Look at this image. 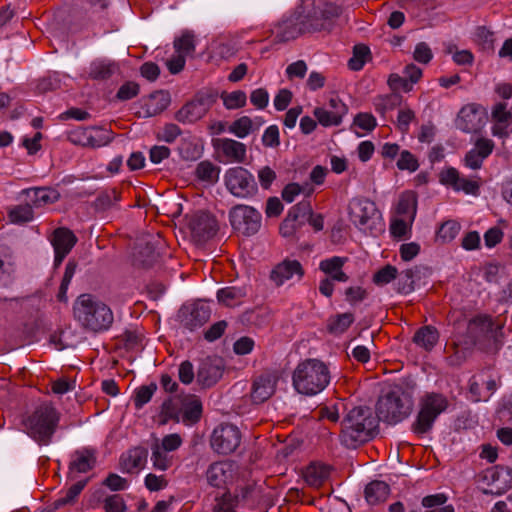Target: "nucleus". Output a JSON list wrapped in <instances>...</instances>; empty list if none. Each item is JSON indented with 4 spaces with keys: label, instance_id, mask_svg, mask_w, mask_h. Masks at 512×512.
<instances>
[{
    "label": "nucleus",
    "instance_id": "nucleus-1",
    "mask_svg": "<svg viewBox=\"0 0 512 512\" xmlns=\"http://www.w3.org/2000/svg\"><path fill=\"white\" fill-rule=\"evenodd\" d=\"M378 423L370 407H354L342 420L339 435L341 444L349 449L365 444L377 435Z\"/></svg>",
    "mask_w": 512,
    "mask_h": 512
},
{
    "label": "nucleus",
    "instance_id": "nucleus-2",
    "mask_svg": "<svg viewBox=\"0 0 512 512\" xmlns=\"http://www.w3.org/2000/svg\"><path fill=\"white\" fill-rule=\"evenodd\" d=\"M75 319L81 326L92 332L108 330L114 317L111 309L91 294H81L73 305Z\"/></svg>",
    "mask_w": 512,
    "mask_h": 512
},
{
    "label": "nucleus",
    "instance_id": "nucleus-3",
    "mask_svg": "<svg viewBox=\"0 0 512 512\" xmlns=\"http://www.w3.org/2000/svg\"><path fill=\"white\" fill-rule=\"evenodd\" d=\"M292 381L298 393L308 396L316 395L328 386L330 371L323 361L307 359L297 365Z\"/></svg>",
    "mask_w": 512,
    "mask_h": 512
},
{
    "label": "nucleus",
    "instance_id": "nucleus-4",
    "mask_svg": "<svg viewBox=\"0 0 512 512\" xmlns=\"http://www.w3.org/2000/svg\"><path fill=\"white\" fill-rule=\"evenodd\" d=\"M60 414L51 404H41L23 421L26 433L39 445H48L56 431Z\"/></svg>",
    "mask_w": 512,
    "mask_h": 512
},
{
    "label": "nucleus",
    "instance_id": "nucleus-5",
    "mask_svg": "<svg viewBox=\"0 0 512 512\" xmlns=\"http://www.w3.org/2000/svg\"><path fill=\"white\" fill-rule=\"evenodd\" d=\"M412 406L413 401L409 393L396 388L378 398L375 415L379 421L396 424L410 415Z\"/></svg>",
    "mask_w": 512,
    "mask_h": 512
},
{
    "label": "nucleus",
    "instance_id": "nucleus-6",
    "mask_svg": "<svg viewBox=\"0 0 512 512\" xmlns=\"http://www.w3.org/2000/svg\"><path fill=\"white\" fill-rule=\"evenodd\" d=\"M468 331L474 343L487 353H496L502 345V324L491 316L474 317L469 322Z\"/></svg>",
    "mask_w": 512,
    "mask_h": 512
},
{
    "label": "nucleus",
    "instance_id": "nucleus-7",
    "mask_svg": "<svg viewBox=\"0 0 512 512\" xmlns=\"http://www.w3.org/2000/svg\"><path fill=\"white\" fill-rule=\"evenodd\" d=\"M419 410L414 422L411 424V431L418 436L429 433L438 418L448 407L447 398L439 393H427L419 400Z\"/></svg>",
    "mask_w": 512,
    "mask_h": 512
},
{
    "label": "nucleus",
    "instance_id": "nucleus-8",
    "mask_svg": "<svg viewBox=\"0 0 512 512\" xmlns=\"http://www.w3.org/2000/svg\"><path fill=\"white\" fill-rule=\"evenodd\" d=\"M310 16L311 11L307 5H302L293 15L276 26L275 39L278 42H287L304 33L321 31L323 24L319 21L310 22Z\"/></svg>",
    "mask_w": 512,
    "mask_h": 512
},
{
    "label": "nucleus",
    "instance_id": "nucleus-9",
    "mask_svg": "<svg viewBox=\"0 0 512 512\" xmlns=\"http://www.w3.org/2000/svg\"><path fill=\"white\" fill-rule=\"evenodd\" d=\"M224 181L227 190L238 198H250L258 192L253 174L241 166L229 168L225 172Z\"/></svg>",
    "mask_w": 512,
    "mask_h": 512
},
{
    "label": "nucleus",
    "instance_id": "nucleus-10",
    "mask_svg": "<svg viewBox=\"0 0 512 512\" xmlns=\"http://www.w3.org/2000/svg\"><path fill=\"white\" fill-rule=\"evenodd\" d=\"M215 101L214 94L199 91L175 113V119L183 124L195 123L207 114Z\"/></svg>",
    "mask_w": 512,
    "mask_h": 512
},
{
    "label": "nucleus",
    "instance_id": "nucleus-11",
    "mask_svg": "<svg viewBox=\"0 0 512 512\" xmlns=\"http://www.w3.org/2000/svg\"><path fill=\"white\" fill-rule=\"evenodd\" d=\"M476 479L488 486L495 485V490L483 489V494L500 496L512 487V469L504 465H495L479 472Z\"/></svg>",
    "mask_w": 512,
    "mask_h": 512
},
{
    "label": "nucleus",
    "instance_id": "nucleus-12",
    "mask_svg": "<svg viewBox=\"0 0 512 512\" xmlns=\"http://www.w3.org/2000/svg\"><path fill=\"white\" fill-rule=\"evenodd\" d=\"M229 219L234 230L245 236H251L261 227V214L253 207L236 205L229 212Z\"/></svg>",
    "mask_w": 512,
    "mask_h": 512
},
{
    "label": "nucleus",
    "instance_id": "nucleus-13",
    "mask_svg": "<svg viewBox=\"0 0 512 512\" xmlns=\"http://www.w3.org/2000/svg\"><path fill=\"white\" fill-rule=\"evenodd\" d=\"M181 409L178 412L174 408L172 400L165 401L162 405L163 413L170 418H178L179 413L182 415V421L187 425L197 423L202 416V402L200 398L194 394H187L180 398Z\"/></svg>",
    "mask_w": 512,
    "mask_h": 512
},
{
    "label": "nucleus",
    "instance_id": "nucleus-14",
    "mask_svg": "<svg viewBox=\"0 0 512 512\" xmlns=\"http://www.w3.org/2000/svg\"><path fill=\"white\" fill-rule=\"evenodd\" d=\"M241 443V432L230 423L218 425L212 432L210 444L213 451L222 455L233 453Z\"/></svg>",
    "mask_w": 512,
    "mask_h": 512
},
{
    "label": "nucleus",
    "instance_id": "nucleus-15",
    "mask_svg": "<svg viewBox=\"0 0 512 512\" xmlns=\"http://www.w3.org/2000/svg\"><path fill=\"white\" fill-rule=\"evenodd\" d=\"M486 118V109L480 104L471 103L459 111L456 127L466 133H477L485 125Z\"/></svg>",
    "mask_w": 512,
    "mask_h": 512
},
{
    "label": "nucleus",
    "instance_id": "nucleus-16",
    "mask_svg": "<svg viewBox=\"0 0 512 512\" xmlns=\"http://www.w3.org/2000/svg\"><path fill=\"white\" fill-rule=\"evenodd\" d=\"M193 239L198 243H204L215 236L218 230L216 218L204 211L191 215L188 223Z\"/></svg>",
    "mask_w": 512,
    "mask_h": 512
},
{
    "label": "nucleus",
    "instance_id": "nucleus-17",
    "mask_svg": "<svg viewBox=\"0 0 512 512\" xmlns=\"http://www.w3.org/2000/svg\"><path fill=\"white\" fill-rule=\"evenodd\" d=\"M225 368L223 358L213 355L201 359L196 380L197 383L203 388H211L222 377Z\"/></svg>",
    "mask_w": 512,
    "mask_h": 512
},
{
    "label": "nucleus",
    "instance_id": "nucleus-18",
    "mask_svg": "<svg viewBox=\"0 0 512 512\" xmlns=\"http://www.w3.org/2000/svg\"><path fill=\"white\" fill-rule=\"evenodd\" d=\"M311 211L312 206L308 200H303L294 205L280 225V234L283 237H292L295 235V233L306 224Z\"/></svg>",
    "mask_w": 512,
    "mask_h": 512
},
{
    "label": "nucleus",
    "instance_id": "nucleus-19",
    "mask_svg": "<svg viewBox=\"0 0 512 512\" xmlns=\"http://www.w3.org/2000/svg\"><path fill=\"white\" fill-rule=\"evenodd\" d=\"M348 107L339 97L330 98L327 107H316L314 117L323 127L338 126L347 114Z\"/></svg>",
    "mask_w": 512,
    "mask_h": 512
},
{
    "label": "nucleus",
    "instance_id": "nucleus-20",
    "mask_svg": "<svg viewBox=\"0 0 512 512\" xmlns=\"http://www.w3.org/2000/svg\"><path fill=\"white\" fill-rule=\"evenodd\" d=\"M54 248V266L59 267L77 243L75 234L66 227L56 228L49 237Z\"/></svg>",
    "mask_w": 512,
    "mask_h": 512
},
{
    "label": "nucleus",
    "instance_id": "nucleus-21",
    "mask_svg": "<svg viewBox=\"0 0 512 512\" xmlns=\"http://www.w3.org/2000/svg\"><path fill=\"white\" fill-rule=\"evenodd\" d=\"M213 147L217 151L221 162L244 163L246 160V145L231 138H218L213 140Z\"/></svg>",
    "mask_w": 512,
    "mask_h": 512
},
{
    "label": "nucleus",
    "instance_id": "nucleus-22",
    "mask_svg": "<svg viewBox=\"0 0 512 512\" xmlns=\"http://www.w3.org/2000/svg\"><path fill=\"white\" fill-rule=\"evenodd\" d=\"M97 463L96 450L82 448L74 451L69 463L68 478L75 479L78 474L87 473L94 469Z\"/></svg>",
    "mask_w": 512,
    "mask_h": 512
},
{
    "label": "nucleus",
    "instance_id": "nucleus-23",
    "mask_svg": "<svg viewBox=\"0 0 512 512\" xmlns=\"http://www.w3.org/2000/svg\"><path fill=\"white\" fill-rule=\"evenodd\" d=\"M278 375L276 372L265 371L253 382L251 398L256 404L268 400L275 392Z\"/></svg>",
    "mask_w": 512,
    "mask_h": 512
},
{
    "label": "nucleus",
    "instance_id": "nucleus-24",
    "mask_svg": "<svg viewBox=\"0 0 512 512\" xmlns=\"http://www.w3.org/2000/svg\"><path fill=\"white\" fill-rule=\"evenodd\" d=\"M304 274V268L298 260L286 258L271 270L270 280L279 287L294 276L301 280Z\"/></svg>",
    "mask_w": 512,
    "mask_h": 512
},
{
    "label": "nucleus",
    "instance_id": "nucleus-25",
    "mask_svg": "<svg viewBox=\"0 0 512 512\" xmlns=\"http://www.w3.org/2000/svg\"><path fill=\"white\" fill-rule=\"evenodd\" d=\"M376 204L367 198H354L349 205L351 221L357 227H365L377 214Z\"/></svg>",
    "mask_w": 512,
    "mask_h": 512
},
{
    "label": "nucleus",
    "instance_id": "nucleus-26",
    "mask_svg": "<svg viewBox=\"0 0 512 512\" xmlns=\"http://www.w3.org/2000/svg\"><path fill=\"white\" fill-rule=\"evenodd\" d=\"M147 459L148 449L143 446H135L120 456L119 467L124 473H138L145 467Z\"/></svg>",
    "mask_w": 512,
    "mask_h": 512
},
{
    "label": "nucleus",
    "instance_id": "nucleus-27",
    "mask_svg": "<svg viewBox=\"0 0 512 512\" xmlns=\"http://www.w3.org/2000/svg\"><path fill=\"white\" fill-rule=\"evenodd\" d=\"M493 149L494 142L491 139H477L474 147L464 157L465 166L473 170L480 169L484 160L493 152Z\"/></svg>",
    "mask_w": 512,
    "mask_h": 512
},
{
    "label": "nucleus",
    "instance_id": "nucleus-28",
    "mask_svg": "<svg viewBox=\"0 0 512 512\" xmlns=\"http://www.w3.org/2000/svg\"><path fill=\"white\" fill-rule=\"evenodd\" d=\"M233 465L229 461L211 463L206 470L208 484L215 488H224L232 478Z\"/></svg>",
    "mask_w": 512,
    "mask_h": 512
},
{
    "label": "nucleus",
    "instance_id": "nucleus-29",
    "mask_svg": "<svg viewBox=\"0 0 512 512\" xmlns=\"http://www.w3.org/2000/svg\"><path fill=\"white\" fill-rule=\"evenodd\" d=\"M341 13L339 6L332 3H324L322 6L313 7L311 11L310 22L319 21L323 24L322 30H329L332 21Z\"/></svg>",
    "mask_w": 512,
    "mask_h": 512
},
{
    "label": "nucleus",
    "instance_id": "nucleus-30",
    "mask_svg": "<svg viewBox=\"0 0 512 512\" xmlns=\"http://www.w3.org/2000/svg\"><path fill=\"white\" fill-rule=\"evenodd\" d=\"M210 317V311L205 306L196 305L190 311H183L181 316L182 325L190 331H193L204 325Z\"/></svg>",
    "mask_w": 512,
    "mask_h": 512
},
{
    "label": "nucleus",
    "instance_id": "nucleus-31",
    "mask_svg": "<svg viewBox=\"0 0 512 512\" xmlns=\"http://www.w3.org/2000/svg\"><path fill=\"white\" fill-rule=\"evenodd\" d=\"M171 98L167 91H156L148 97L144 104L145 117L161 114L170 104Z\"/></svg>",
    "mask_w": 512,
    "mask_h": 512
},
{
    "label": "nucleus",
    "instance_id": "nucleus-32",
    "mask_svg": "<svg viewBox=\"0 0 512 512\" xmlns=\"http://www.w3.org/2000/svg\"><path fill=\"white\" fill-rule=\"evenodd\" d=\"M417 212V195L414 191H404L400 196L396 206V213L402 218L408 219L413 223Z\"/></svg>",
    "mask_w": 512,
    "mask_h": 512
},
{
    "label": "nucleus",
    "instance_id": "nucleus-33",
    "mask_svg": "<svg viewBox=\"0 0 512 512\" xmlns=\"http://www.w3.org/2000/svg\"><path fill=\"white\" fill-rule=\"evenodd\" d=\"M32 206L40 207L53 203L58 199V193L50 188H30L22 192Z\"/></svg>",
    "mask_w": 512,
    "mask_h": 512
},
{
    "label": "nucleus",
    "instance_id": "nucleus-34",
    "mask_svg": "<svg viewBox=\"0 0 512 512\" xmlns=\"http://www.w3.org/2000/svg\"><path fill=\"white\" fill-rule=\"evenodd\" d=\"M118 65L110 60H96L90 65L89 77L93 80L104 81L110 79L117 71Z\"/></svg>",
    "mask_w": 512,
    "mask_h": 512
},
{
    "label": "nucleus",
    "instance_id": "nucleus-35",
    "mask_svg": "<svg viewBox=\"0 0 512 512\" xmlns=\"http://www.w3.org/2000/svg\"><path fill=\"white\" fill-rule=\"evenodd\" d=\"M507 104L499 102L492 109V119L496 125L493 128L494 135L507 136L506 131L508 122L512 119V113L506 109Z\"/></svg>",
    "mask_w": 512,
    "mask_h": 512
},
{
    "label": "nucleus",
    "instance_id": "nucleus-36",
    "mask_svg": "<svg viewBox=\"0 0 512 512\" xmlns=\"http://www.w3.org/2000/svg\"><path fill=\"white\" fill-rule=\"evenodd\" d=\"M364 492L366 501L371 505H376L387 499L390 487L384 481L375 480L366 486Z\"/></svg>",
    "mask_w": 512,
    "mask_h": 512
},
{
    "label": "nucleus",
    "instance_id": "nucleus-37",
    "mask_svg": "<svg viewBox=\"0 0 512 512\" xmlns=\"http://www.w3.org/2000/svg\"><path fill=\"white\" fill-rule=\"evenodd\" d=\"M330 469L326 465L312 463L305 469L304 479L312 487H320L329 477Z\"/></svg>",
    "mask_w": 512,
    "mask_h": 512
},
{
    "label": "nucleus",
    "instance_id": "nucleus-38",
    "mask_svg": "<svg viewBox=\"0 0 512 512\" xmlns=\"http://www.w3.org/2000/svg\"><path fill=\"white\" fill-rule=\"evenodd\" d=\"M438 339L439 333L433 326H423L413 336V342L427 351L433 349Z\"/></svg>",
    "mask_w": 512,
    "mask_h": 512
},
{
    "label": "nucleus",
    "instance_id": "nucleus-39",
    "mask_svg": "<svg viewBox=\"0 0 512 512\" xmlns=\"http://www.w3.org/2000/svg\"><path fill=\"white\" fill-rule=\"evenodd\" d=\"M419 268L406 269L400 273L395 280V289L399 294L407 295L415 289V278L419 276Z\"/></svg>",
    "mask_w": 512,
    "mask_h": 512
},
{
    "label": "nucleus",
    "instance_id": "nucleus-40",
    "mask_svg": "<svg viewBox=\"0 0 512 512\" xmlns=\"http://www.w3.org/2000/svg\"><path fill=\"white\" fill-rule=\"evenodd\" d=\"M120 200V191L116 188L107 189L97 195L92 206L96 211L104 212L115 207Z\"/></svg>",
    "mask_w": 512,
    "mask_h": 512
},
{
    "label": "nucleus",
    "instance_id": "nucleus-41",
    "mask_svg": "<svg viewBox=\"0 0 512 512\" xmlns=\"http://www.w3.org/2000/svg\"><path fill=\"white\" fill-rule=\"evenodd\" d=\"M402 101L403 97L400 93L392 92L390 94L377 96L373 101V105L375 111L384 116L387 112L400 107Z\"/></svg>",
    "mask_w": 512,
    "mask_h": 512
},
{
    "label": "nucleus",
    "instance_id": "nucleus-42",
    "mask_svg": "<svg viewBox=\"0 0 512 512\" xmlns=\"http://www.w3.org/2000/svg\"><path fill=\"white\" fill-rule=\"evenodd\" d=\"M245 296V290L239 287H225L217 292L218 301L228 307L241 304Z\"/></svg>",
    "mask_w": 512,
    "mask_h": 512
},
{
    "label": "nucleus",
    "instance_id": "nucleus-43",
    "mask_svg": "<svg viewBox=\"0 0 512 512\" xmlns=\"http://www.w3.org/2000/svg\"><path fill=\"white\" fill-rule=\"evenodd\" d=\"M239 497L226 490L217 494L214 499L213 512H236Z\"/></svg>",
    "mask_w": 512,
    "mask_h": 512
},
{
    "label": "nucleus",
    "instance_id": "nucleus-44",
    "mask_svg": "<svg viewBox=\"0 0 512 512\" xmlns=\"http://www.w3.org/2000/svg\"><path fill=\"white\" fill-rule=\"evenodd\" d=\"M219 174L220 167L208 160L198 163L195 170L196 177L208 184H215L219 180Z\"/></svg>",
    "mask_w": 512,
    "mask_h": 512
},
{
    "label": "nucleus",
    "instance_id": "nucleus-45",
    "mask_svg": "<svg viewBox=\"0 0 512 512\" xmlns=\"http://www.w3.org/2000/svg\"><path fill=\"white\" fill-rule=\"evenodd\" d=\"M151 450V461L154 469L166 471L172 466V456H169L167 451L163 450V448H160L158 442L153 443Z\"/></svg>",
    "mask_w": 512,
    "mask_h": 512
},
{
    "label": "nucleus",
    "instance_id": "nucleus-46",
    "mask_svg": "<svg viewBox=\"0 0 512 512\" xmlns=\"http://www.w3.org/2000/svg\"><path fill=\"white\" fill-rule=\"evenodd\" d=\"M354 320V315L351 312L338 314L329 319L328 331L333 334H342L353 324Z\"/></svg>",
    "mask_w": 512,
    "mask_h": 512
},
{
    "label": "nucleus",
    "instance_id": "nucleus-47",
    "mask_svg": "<svg viewBox=\"0 0 512 512\" xmlns=\"http://www.w3.org/2000/svg\"><path fill=\"white\" fill-rule=\"evenodd\" d=\"M34 217L32 205L28 202L24 205H16L9 209L8 218L11 223L23 224L30 222Z\"/></svg>",
    "mask_w": 512,
    "mask_h": 512
},
{
    "label": "nucleus",
    "instance_id": "nucleus-48",
    "mask_svg": "<svg viewBox=\"0 0 512 512\" xmlns=\"http://www.w3.org/2000/svg\"><path fill=\"white\" fill-rule=\"evenodd\" d=\"M113 138L114 135L112 131L96 127L90 128L87 147L100 148L106 146L112 142Z\"/></svg>",
    "mask_w": 512,
    "mask_h": 512
},
{
    "label": "nucleus",
    "instance_id": "nucleus-49",
    "mask_svg": "<svg viewBox=\"0 0 512 512\" xmlns=\"http://www.w3.org/2000/svg\"><path fill=\"white\" fill-rule=\"evenodd\" d=\"M89 479H84L76 482L73 484L65 493L64 496L58 498L54 502L55 508L62 507L67 504H72L75 502L76 498L79 496V494L83 491V489L88 484Z\"/></svg>",
    "mask_w": 512,
    "mask_h": 512
},
{
    "label": "nucleus",
    "instance_id": "nucleus-50",
    "mask_svg": "<svg viewBox=\"0 0 512 512\" xmlns=\"http://www.w3.org/2000/svg\"><path fill=\"white\" fill-rule=\"evenodd\" d=\"M194 34L191 31H185L181 37L174 40V48L178 52L179 56L185 58L195 51V39Z\"/></svg>",
    "mask_w": 512,
    "mask_h": 512
},
{
    "label": "nucleus",
    "instance_id": "nucleus-51",
    "mask_svg": "<svg viewBox=\"0 0 512 512\" xmlns=\"http://www.w3.org/2000/svg\"><path fill=\"white\" fill-rule=\"evenodd\" d=\"M369 55L370 49L366 45H355L353 48V56L348 61V67L353 71L361 70Z\"/></svg>",
    "mask_w": 512,
    "mask_h": 512
},
{
    "label": "nucleus",
    "instance_id": "nucleus-52",
    "mask_svg": "<svg viewBox=\"0 0 512 512\" xmlns=\"http://www.w3.org/2000/svg\"><path fill=\"white\" fill-rule=\"evenodd\" d=\"M77 268V262L74 260H69L66 264L64 275L59 287V291L57 294V299L60 302H66L67 301V290L69 287V284L75 274Z\"/></svg>",
    "mask_w": 512,
    "mask_h": 512
},
{
    "label": "nucleus",
    "instance_id": "nucleus-53",
    "mask_svg": "<svg viewBox=\"0 0 512 512\" xmlns=\"http://www.w3.org/2000/svg\"><path fill=\"white\" fill-rule=\"evenodd\" d=\"M460 229L461 226L457 221H445L437 231V238L443 242H451L458 235Z\"/></svg>",
    "mask_w": 512,
    "mask_h": 512
},
{
    "label": "nucleus",
    "instance_id": "nucleus-54",
    "mask_svg": "<svg viewBox=\"0 0 512 512\" xmlns=\"http://www.w3.org/2000/svg\"><path fill=\"white\" fill-rule=\"evenodd\" d=\"M398 276V270L395 266L390 264L385 265L381 269H379L373 275V282L377 286H384L391 281L395 280Z\"/></svg>",
    "mask_w": 512,
    "mask_h": 512
},
{
    "label": "nucleus",
    "instance_id": "nucleus-55",
    "mask_svg": "<svg viewBox=\"0 0 512 512\" xmlns=\"http://www.w3.org/2000/svg\"><path fill=\"white\" fill-rule=\"evenodd\" d=\"M102 508L105 512H126L127 505L120 494H112L104 497Z\"/></svg>",
    "mask_w": 512,
    "mask_h": 512
},
{
    "label": "nucleus",
    "instance_id": "nucleus-56",
    "mask_svg": "<svg viewBox=\"0 0 512 512\" xmlns=\"http://www.w3.org/2000/svg\"><path fill=\"white\" fill-rule=\"evenodd\" d=\"M157 390V385L156 383H150L149 385H143L141 387H139L137 390H136V393H135V396H134V405L137 409H141L145 404H147L153 394L156 392Z\"/></svg>",
    "mask_w": 512,
    "mask_h": 512
},
{
    "label": "nucleus",
    "instance_id": "nucleus-57",
    "mask_svg": "<svg viewBox=\"0 0 512 512\" xmlns=\"http://www.w3.org/2000/svg\"><path fill=\"white\" fill-rule=\"evenodd\" d=\"M223 104L227 109H238L246 105L247 96L244 91L237 90L222 94Z\"/></svg>",
    "mask_w": 512,
    "mask_h": 512
},
{
    "label": "nucleus",
    "instance_id": "nucleus-58",
    "mask_svg": "<svg viewBox=\"0 0 512 512\" xmlns=\"http://www.w3.org/2000/svg\"><path fill=\"white\" fill-rule=\"evenodd\" d=\"M252 120L248 116H242L232 122L229 126V132L238 138H245L252 130Z\"/></svg>",
    "mask_w": 512,
    "mask_h": 512
},
{
    "label": "nucleus",
    "instance_id": "nucleus-59",
    "mask_svg": "<svg viewBox=\"0 0 512 512\" xmlns=\"http://www.w3.org/2000/svg\"><path fill=\"white\" fill-rule=\"evenodd\" d=\"M346 261L347 258L333 256L322 260L319 264V269L328 275V277H331L334 273L343 268Z\"/></svg>",
    "mask_w": 512,
    "mask_h": 512
},
{
    "label": "nucleus",
    "instance_id": "nucleus-60",
    "mask_svg": "<svg viewBox=\"0 0 512 512\" xmlns=\"http://www.w3.org/2000/svg\"><path fill=\"white\" fill-rule=\"evenodd\" d=\"M387 84L393 93H399L400 90L410 92L413 89L412 83H409L405 76L402 77L397 73L389 75Z\"/></svg>",
    "mask_w": 512,
    "mask_h": 512
},
{
    "label": "nucleus",
    "instance_id": "nucleus-61",
    "mask_svg": "<svg viewBox=\"0 0 512 512\" xmlns=\"http://www.w3.org/2000/svg\"><path fill=\"white\" fill-rule=\"evenodd\" d=\"M140 86L136 82L127 81L120 86L116 93V98L120 101H127L139 94Z\"/></svg>",
    "mask_w": 512,
    "mask_h": 512
},
{
    "label": "nucleus",
    "instance_id": "nucleus-62",
    "mask_svg": "<svg viewBox=\"0 0 512 512\" xmlns=\"http://www.w3.org/2000/svg\"><path fill=\"white\" fill-rule=\"evenodd\" d=\"M419 163L417 158L408 150H404L400 154V158L397 161V168L399 170H409L414 172L418 169Z\"/></svg>",
    "mask_w": 512,
    "mask_h": 512
},
{
    "label": "nucleus",
    "instance_id": "nucleus-63",
    "mask_svg": "<svg viewBox=\"0 0 512 512\" xmlns=\"http://www.w3.org/2000/svg\"><path fill=\"white\" fill-rule=\"evenodd\" d=\"M145 486L151 492L163 490L168 485V480L165 475H156L149 473L145 477Z\"/></svg>",
    "mask_w": 512,
    "mask_h": 512
},
{
    "label": "nucleus",
    "instance_id": "nucleus-64",
    "mask_svg": "<svg viewBox=\"0 0 512 512\" xmlns=\"http://www.w3.org/2000/svg\"><path fill=\"white\" fill-rule=\"evenodd\" d=\"M368 292L361 286H351L345 290V300L352 306L364 301Z\"/></svg>",
    "mask_w": 512,
    "mask_h": 512
}]
</instances>
